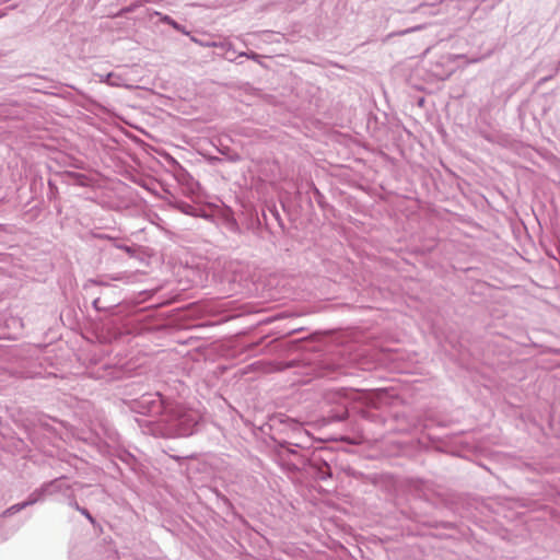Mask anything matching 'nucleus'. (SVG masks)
Returning a JSON list of instances; mask_svg holds the SVG:
<instances>
[{
	"instance_id": "6e6552de",
	"label": "nucleus",
	"mask_w": 560,
	"mask_h": 560,
	"mask_svg": "<svg viewBox=\"0 0 560 560\" xmlns=\"http://www.w3.org/2000/svg\"><path fill=\"white\" fill-rule=\"evenodd\" d=\"M420 30H422V25H417V26H413V27L400 31V32L397 33V35L401 36V35L413 33V32H417V31H420Z\"/></svg>"
},
{
	"instance_id": "9b49d317",
	"label": "nucleus",
	"mask_w": 560,
	"mask_h": 560,
	"mask_svg": "<svg viewBox=\"0 0 560 560\" xmlns=\"http://www.w3.org/2000/svg\"><path fill=\"white\" fill-rule=\"evenodd\" d=\"M135 180V183L139 184V185H144V179L147 177H142V176H139V177H132Z\"/></svg>"
},
{
	"instance_id": "7ed1b4c3",
	"label": "nucleus",
	"mask_w": 560,
	"mask_h": 560,
	"mask_svg": "<svg viewBox=\"0 0 560 560\" xmlns=\"http://www.w3.org/2000/svg\"><path fill=\"white\" fill-rule=\"evenodd\" d=\"M63 482H65L63 480L58 479V480H55V481L46 485L42 489L34 491L28 497V499L26 501H24L22 503L14 504L11 508H9L5 511V514H13V513L20 512L21 510L25 509L26 506L35 504L36 502H38L42 499L44 493H46V492L54 493L57 489H59L63 485Z\"/></svg>"
},
{
	"instance_id": "1a4fd4ad",
	"label": "nucleus",
	"mask_w": 560,
	"mask_h": 560,
	"mask_svg": "<svg viewBox=\"0 0 560 560\" xmlns=\"http://www.w3.org/2000/svg\"><path fill=\"white\" fill-rule=\"evenodd\" d=\"M240 56H245L247 57L248 59H252L254 61H258L260 56L254 51H249V52H242L240 54Z\"/></svg>"
},
{
	"instance_id": "ddd939ff",
	"label": "nucleus",
	"mask_w": 560,
	"mask_h": 560,
	"mask_svg": "<svg viewBox=\"0 0 560 560\" xmlns=\"http://www.w3.org/2000/svg\"><path fill=\"white\" fill-rule=\"evenodd\" d=\"M98 304H100V299L97 298V299H95V300L93 301V306H94V308L100 310V305H98Z\"/></svg>"
},
{
	"instance_id": "9d476101",
	"label": "nucleus",
	"mask_w": 560,
	"mask_h": 560,
	"mask_svg": "<svg viewBox=\"0 0 560 560\" xmlns=\"http://www.w3.org/2000/svg\"><path fill=\"white\" fill-rule=\"evenodd\" d=\"M75 509L79 510L83 515H85L89 520L92 521V516L90 515V513L85 510V509H80L79 505L75 503L74 504Z\"/></svg>"
},
{
	"instance_id": "dca6fc26",
	"label": "nucleus",
	"mask_w": 560,
	"mask_h": 560,
	"mask_svg": "<svg viewBox=\"0 0 560 560\" xmlns=\"http://www.w3.org/2000/svg\"><path fill=\"white\" fill-rule=\"evenodd\" d=\"M48 185H49L50 189L52 190V188H54V183H52L50 179L48 180Z\"/></svg>"
},
{
	"instance_id": "0eeeda50",
	"label": "nucleus",
	"mask_w": 560,
	"mask_h": 560,
	"mask_svg": "<svg viewBox=\"0 0 560 560\" xmlns=\"http://www.w3.org/2000/svg\"><path fill=\"white\" fill-rule=\"evenodd\" d=\"M178 184L180 185H185L187 187H191L192 185H195L194 183V177H186V176H183V177H174Z\"/></svg>"
},
{
	"instance_id": "423d86ee",
	"label": "nucleus",
	"mask_w": 560,
	"mask_h": 560,
	"mask_svg": "<svg viewBox=\"0 0 560 560\" xmlns=\"http://www.w3.org/2000/svg\"><path fill=\"white\" fill-rule=\"evenodd\" d=\"M124 279H125V277L121 273H117V275L108 277V280H104V279L91 280V283L97 284V285H109V280L110 281H121Z\"/></svg>"
},
{
	"instance_id": "2eb2a0df",
	"label": "nucleus",
	"mask_w": 560,
	"mask_h": 560,
	"mask_svg": "<svg viewBox=\"0 0 560 560\" xmlns=\"http://www.w3.org/2000/svg\"><path fill=\"white\" fill-rule=\"evenodd\" d=\"M551 77H546L544 79L540 80V83H544V82H547Z\"/></svg>"
},
{
	"instance_id": "39448f33",
	"label": "nucleus",
	"mask_w": 560,
	"mask_h": 560,
	"mask_svg": "<svg viewBox=\"0 0 560 560\" xmlns=\"http://www.w3.org/2000/svg\"><path fill=\"white\" fill-rule=\"evenodd\" d=\"M153 14L155 16H159L160 21L164 24H167L172 26L174 30H179V23H177L174 19H172L170 15L163 14L159 11H154Z\"/></svg>"
},
{
	"instance_id": "f03ea898",
	"label": "nucleus",
	"mask_w": 560,
	"mask_h": 560,
	"mask_svg": "<svg viewBox=\"0 0 560 560\" xmlns=\"http://www.w3.org/2000/svg\"><path fill=\"white\" fill-rule=\"evenodd\" d=\"M137 408L139 412L151 417L150 420L140 421V427H142L147 433H150V429L152 428L150 421L161 419L166 412L167 406L164 405L162 396L159 393H148L138 399Z\"/></svg>"
},
{
	"instance_id": "4468645a",
	"label": "nucleus",
	"mask_w": 560,
	"mask_h": 560,
	"mask_svg": "<svg viewBox=\"0 0 560 560\" xmlns=\"http://www.w3.org/2000/svg\"><path fill=\"white\" fill-rule=\"evenodd\" d=\"M61 175H68V176H71V175H79V174H78V173H74V172L66 171V172H63Z\"/></svg>"
},
{
	"instance_id": "f3484780",
	"label": "nucleus",
	"mask_w": 560,
	"mask_h": 560,
	"mask_svg": "<svg viewBox=\"0 0 560 560\" xmlns=\"http://www.w3.org/2000/svg\"><path fill=\"white\" fill-rule=\"evenodd\" d=\"M119 248H122V246H119ZM124 249H125L126 252H130V248H129V247H127V246H124Z\"/></svg>"
},
{
	"instance_id": "6ab92c4d",
	"label": "nucleus",
	"mask_w": 560,
	"mask_h": 560,
	"mask_svg": "<svg viewBox=\"0 0 560 560\" xmlns=\"http://www.w3.org/2000/svg\"><path fill=\"white\" fill-rule=\"evenodd\" d=\"M559 68H560V61H559V66H558L557 70H558Z\"/></svg>"
},
{
	"instance_id": "20e7f679",
	"label": "nucleus",
	"mask_w": 560,
	"mask_h": 560,
	"mask_svg": "<svg viewBox=\"0 0 560 560\" xmlns=\"http://www.w3.org/2000/svg\"><path fill=\"white\" fill-rule=\"evenodd\" d=\"M102 82H106L108 85L112 86H120L121 85V77L116 73H107L106 75L102 77Z\"/></svg>"
},
{
	"instance_id": "a211bd4d",
	"label": "nucleus",
	"mask_w": 560,
	"mask_h": 560,
	"mask_svg": "<svg viewBox=\"0 0 560 560\" xmlns=\"http://www.w3.org/2000/svg\"><path fill=\"white\" fill-rule=\"evenodd\" d=\"M144 2H151L152 0H143Z\"/></svg>"
},
{
	"instance_id": "f257e3e1",
	"label": "nucleus",
	"mask_w": 560,
	"mask_h": 560,
	"mask_svg": "<svg viewBox=\"0 0 560 560\" xmlns=\"http://www.w3.org/2000/svg\"><path fill=\"white\" fill-rule=\"evenodd\" d=\"M201 419L198 411L184 406H167L164 416L150 421V434L163 438L188 436Z\"/></svg>"
},
{
	"instance_id": "f8f14e48",
	"label": "nucleus",
	"mask_w": 560,
	"mask_h": 560,
	"mask_svg": "<svg viewBox=\"0 0 560 560\" xmlns=\"http://www.w3.org/2000/svg\"><path fill=\"white\" fill-rule=\"evenodd\" d=\"M178 32L185 34V35H189V32L183 26L179 24V30H177Z\"/></svg>"
}]
</instances>
